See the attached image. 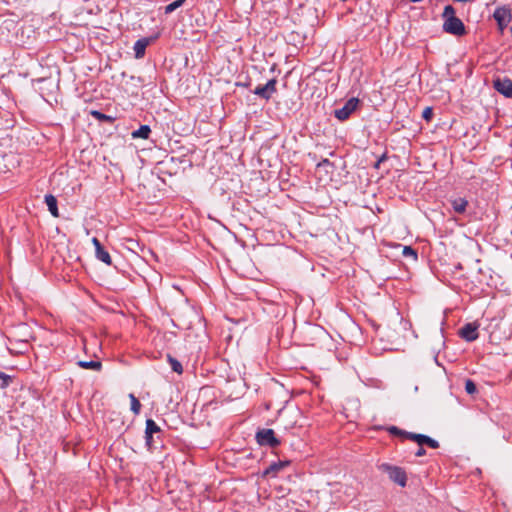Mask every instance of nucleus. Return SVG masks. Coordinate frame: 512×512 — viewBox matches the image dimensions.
Listing matches in <instances>:
<instances>
[{
    "label": "nucleus",
    "mask_w": 512,
    "mask_h": 512,
    "mask_svg": "<svg viewBox=\"0 0 512 512\" xmlns=\"http://www.w3.org/2000/svg\"><path fill=\"white\" fill-rule=\"evenodd\" d=\"M289 464V461H279L277 463H273L265 470L264 475H271L275 477L280 470H282Z\"/></svg>",
    "instance_id": "11"
},
{
    "label": "nucleus",
    "mask_w": 512,
    "mask_h": 512,
    "mask_svg": "<svg viewBox=\"0 0 512 512\" xmlns=\"http://www.w3.org/2000/svg\"><path fill=\"white\" fill-rule=\"evenodd\" d=\"M402 254L406 257H412L413 260H417V252L410 246H405Z\"/></svg>",
    "instance_id": "24"
},
{
    "label": "nucleus",
    "mask_w": 512,
    "mask_h": 512,
    "mask_svg": "<svg viewBox=\"0 0 512 512\" xmlns=\"http://www.w3.org/2000/svg\"><path fill=\"white\" fill-rule=\"evenodd\" d=\"M150 132H151V129L148 125H142V126H140L139 129L133 131L131 135L133 138L147 139Z\"/></svg>",
    "instance_id": "16"
},
{
    "label": "nucleus",
    "mask_w": 512,
    "mask_h": 512,
    "mask_svg": "<svg viewBox=\"0 0 512 512\" xmlns=\"http://www.w3.org/2000/svg\"><path fill=\"white\" fill-rule=\"evenodd\" d=\"M256 438L260 445H268L274 448L280 444V441L275 437L272 429H262L258 431Z\"/></svg>",
    "instance_id": "4"
},
{
    "label": "nucleus",
    "mask_w": 512,
    "mask_h": 512,
    "mask_svg": "<svg viewBox=\"0 0 512 512\" xmlns=\"http://www.w3.org/2000/svg\"><path fill=\"white\" fill-rule=\"evenodd\" d=\"M145 439H146V445L150 449L152 447V442H153L152 434H149V435L145 434Z\"/></svg>",
    "instance_id": "28"
},
{
    "label": "nucleus",
    "mask_w": 512,
    "mask_h": 512,
    "mask_svg": "<svg viewBox=\"0 0 512 512\" xmlns=\"http://www.w3.org/2000/svg\"><path fill=\"white\" fill-rule=\"evenodd\" d=\"M494 89L507 98H512V80L509 78H497L493 81Z\"/></svg>",
    "instance_id": "6"
},
{
    "label": "nucleus",
    "mask_w": 512,
    "mask_h": 512,
    "mask_svg": "<svg viewBox=\"0 0 512 512\" xmlns=\"http://www.w3.org/2000/svg\"><path fill=\"white\" fill-rule=\"evenodd\" d=\"M131 401V410L134 414H138L140 412L141 404L139 400L134 396V394L129 395Z\"/></svg>",
    "instance_id": "21"
},
{
    "label": "nucleus",
    "mask_w": 512,
    "mask_h": 512,
    "mask_svg": "<svg viewBox=\"0 0 512 512\" xmlns=\"http://www.w3.org/2000/svg\"><path fill=\"white\" fill-rule=\"evenodd\" d=\"M167 361L173 372H176L177 374H181L183 372L182 364L176 358L172 357L170 354L167 355Z\"/></svg>",
    "instance_id": "18"
},
{
    "label": "nucleus",
    "mask_w": 512,
    "mask_h": 512,
    "mask_svg": "<svg viewBox=\"0 0 512 512\" xmlns=\"http://www.w3.org/2000/svg\"><path fill=\"white\" fill-rule=\"evenodd\" d=\"M173 327H176V325L172 319H162V328H165L163 337L167 343L171 342L176 337V332L171 329Z\"/></svg>",
    "instance_id": "10"
},
{
    "label": "nucleus",
    "mask_w": 512,
    "mask_h": 512,
    "mask_svg": "<svg viewBox=\"0 0 512 512\" xmlns=\"http://www.w3.org/2000/svg\"><path fill=\"white\" fill-rule=\"evenodd\" d=\"M460 335L467 341H474L478 338L477 326L468 323L460 330Z\"/></svg>",
    "instance_id": "9"
},
{
    "label": "nucleus",
    "mask_w": 512,
    "mask_h": 512,
    "mask_svg": "<svg viewBox=\"0 0 512 512\" xmlns=\"http://www.w3.org/2000/svg\"><path fill=\"white\" fill-rule=\"evenodd\" d=\"M388 431L392 434V435H395V436H399L401 438H404V439H409V434H411L410 432H406V431H403L395 426H391Z\"/></svg>",
    "instance_id": "20"
},
{
    "label": "nucleus",
    "mask_w": 512,
    "mask_h": 512,
    "mask_svg": "<svg viewBox=\"0 0 512 512\" xmlns=\"http://www.w3.org/2000/svg\"><path fill=\"white\" fill-rule=\"evenodd\" d=\"M465 390H466V392L468 394H474L476 392V390H477L475 383L472 380H470V379L466 380V382H465Z\"/></svg>",
    "instance_id": "26"
},
{
    "label": "nucleus",
    "mask_w": 512,
    "mask_h": 512,
    "mask_svg": "<svg viewBox=\"0 0 512 512\" xmlns=\"http://www.w3.org/2000/svg\"><path fill=\"white\" fill-rule=\"evenodd\" d=\"M158 431H160L159 426L153 420L148 419L146 421L145 434L149 435V434H153V433L158 432Z\"/></svg>",
    "instance_id": "19"
},
{
    "label": "nucleus",
    "mask_w": 512,
    "mask_h": 512,
    "mask_svg": "<svg viewBox=\"0 0 512 512\" xmlns=\"http://www.w3.org/2000/svg\"><path fill=\"white\" fill-rule=\"evenodd\" d=\"M455 9L451 5L444 8L442 17L444 19L443 30L455 36H462L466 33L465 26L461 19L455 16Z\"/></svg>",
    "instance_id": "1"
},
{
    "label": "nucleus",
    "mask_w": 512,
    "mask_h": 512,
    "mask_svg": "<svg viewBox=\"0 0 512 512\" xmlns=\"http://www.w3.org/2000/svg\"><path fill=\"white\" fill-rule=\"evenodd\" d=\"M184 2H185V0H176V1L172 2L171 4H169L165 7V12L170 13V12L174 11L175 9L182 6V4Z\"/></svg>",
    "instance_id": "23"
},
{
    "label": "nucleus",
    "mask_w": 512,
    "mask_h": 512,
    "mask_svg": "<svg viewBox=\"0 0 512 512\" xmlns=\"http://www.w3.org/2000/svg\"><path fill=\"white\" fill-rule=\"evenodd\" d=\"M382 469L388 473L389 478L395 482L396 484L404 487L407 482V476L405 471L397 466H391L388 464H383Z\"/></svg>",
    "instance_id": "2"
},
{
    "label": "nucleus",
    "mask_w": 512,
    "mask_h": 512,
    "mask_svg": "<svg viewBox=\"0 0 512 512\" xmlns=\"http://www.w3.org/2000/svg\"><path fill=\"white\" fill-rule=\"evenodd\" d=\"M95 253H96V257L98 260L102 261L103 263H105L107 265H111L112 259L110 257V254L104 249L103 246L101 248L97 249L95 251Z\"/></svg>",
    "instance_id": "17"
},
{
    "label": "nucleus",
    "mask_w": 512,
    "mask_h": 512,
    "mask_svg": "<svg viewBox=\"0 0 512 512\" xmlns=\"http://www.w3.org/2000/svg\"><path fill=\"white\" fill-rule=\"evenodd\" d=\"M409 439L416 442L419 446L427 445L433 449H436L439 447V443L436 440H434L426 435H423V434H416V433L409 434Z\"/></svg>",
    "instance_id": "8"
},
{
    "label": "nucleus",
    "mask_w": 512,
    "mask_h": 512,
    "mask_svg": "<svg viewBox=\"0 0 512 512\" xmlns=\"http://www.w3.org/2000/svg\"><path fill=\"white\" fill-rule=\"evenodd\" d=\"M78 366L83 368V369H91V370H96V371H99L102 367V364L101 362L99 361H78L77 362Z\"/></svg>",
    "instance_id": "14"
},
{
    "label": "nucleus",
    "mask_w": 512,
    "mask_h": 512,
    "mask_svg": "<svg viewBox=\"0 0 512 512\" xmlns=\"http://www.w3.org/2000/svg\"><path fill=\"white\" fill-rule=\"evenodd\" d=\"M451 204L457 213H463L466 210L468 202L464 198H456L451 201Z\"/></svg>",
    "instance_id": "15"
},
{
    "label": "nucleus",
    "mask_w": 512,
    "mask_h": 512,
    "mask_svg": "<svg viewBox=\"0 0 512 512\" xmlns=\"http://www.w3.org/2000/svg\"><path fill=\"white\" fill-rule=\"evenodd\" d=\"M511 33H512V27H511Z\"/></svg>",
    "instance_id": "33"
},
{
    "label": "nucleus",
    "mask_w": 512,
    "mask_h": 512,
    "mask_svg": "<svg viewBox=\"0 0 512 512\" xmlns=\"http://www.w3.org/2000/svg\"><path fill=\"white\" fill-rule=\"evenodd\" d=\"M92 243L95 246V251L102 247V244L100 243V241L96 237H94L92 239Z\"/></svg>",
    "instance_id": "29"
},
{
    "label": "nucleus",
    "mask_w": 512,
    "mask_h": 512,
    "mask_svg": "<svg viewBox=\"0 0 512 512\" xmlns=\"http://www.w3.org/2000/svg\"><path fill=\"white\" fill-rule=\"evenodd\" d=\"M152 256L155 257V259L157 260V256L155 255V253L151 252Z\"/></svg>",
    "instance_id": "32"
},
{
    "label": "nucleus",
    "mask_w": 512,
    "mask_h": 512,
    "mask_svg": "<svg viewBox=\"0 0 512 512\" xmlns=\"http://www.w3.org/2000/svg\"><path fill=\"white\" fill-rule=\"evenodd\" d=\"M90 114L97 120L99 121H107V122H111L112 121V117L108 116V115H105L103 114L102 112L100 111H97V110H92L90 112Z\"/></svg>",
    "instance_id": "22"
},
{
    "label": "nucleus",
    "mask_w": 512,
    "mask_h": 512,
    "mask_svg": "<svg viewBox=\"0 0 512 512\" xmlns=\"http://www.w3.org/2000/svg\"><path fill=\"white\" fill-rule=\"evenodd\" d=\"M0 380L2 381L0 385L1 388H6L11 383L12 378L9 375L5 374L4 372L0 371Z\"/></svg>",
    "instance_id": "25"
},
{
    "label": "nucleus",
    "mask_w": 512,
    "mask_h": 512,
    "mask_svg": "<svg viewBox=\"0 0 512 512\" xmlns=\"http://www.w3.org/2000/svg\"><path fill=\"white\" fill-rule=\"evenodd\" d=\"M425 453H426L425 449L422 446H420L419 449L416 451L415 455L417 457H422L425 455Z\"/></svg>",
    "instance_id": "30"
},
{
    "label": "nucleus",
    "mask_w": 512,
    "mask_h": 512,
    "mask_svg": "<svg viewBox=\"0 0 512 512\" xmlns=\"http://www.w3.org/2000/svg\"><path fill=\"white\" fill-rule=\"evenodd\" d=\"M432 115H433V111H432V108H430V107H426L422 114L423 118L426 119L427 121H429L431 119Z\"/></svg>",
    "instance_id": "27"
},
{
    "label": "nucleus",
    "mask_w": 512,
    "mask_h": 512,
    "mask_svg": "<svg viewBox=\"0 0 512 512\" xmlns=\"http://www.w3.org/2000/svg\"><path fill=\"white\" fill-rule=\"evenodd\" d=\"M384 159V156H382V158L380 160H378L375 164V167H379L380 166V162Z\"/></svg>",
    "instance_id": "31"
},
{
    "label": "nucleus",
    "mask_w": 512,
    "mask_h": 512,
    "mask_svg": "<svg viewBox=\"0 0 512 512\" xmlns=\"http://www.w3.org/2000/svg\"><path fill=\"white\" fill-rule=\"evenodd\" d=\"M276 91V80L271 79L265 85L258 86L254 93L264 99H269L271 95Z\"/></svg>",
    "instance_id": "7"
},
{
    "label": "nucleus",
    "mask_w": 512,
    "mask_h": 512,
    "mask_svg": "<svg viewBox=\"0 0 512 512\" xmlns=\"http://www.w3.org/2000/svg\"><path fill=\"white\" fill-rule=\"evenodd\" d=\"M149 44V40L146 38L139 39L134 45L135 57L142 58L145 54V49Z\"/></svg>",
    "instance_id": "13"
},
{
    "label": "nucleus",
    "mask_w": 512,
    "mask_h": 512,
    "mask_svg": "<svg viewBox=\"0 0 512 512\" xmlns=\"http://www.w3.org/2000/svg\"><path fill=\"white\" fill-rule=\"evenodd\" d=\"M494 19L497 21L500 31H503L512 19L511 10L506 7H498L493 14Z\"/></svg>",
    "instance_id": "3"
},
{
    "label": "nucleus",
    "mask_w": 512,
    "mask_h": 512,
    "mask_svg": "<svg viewBox=\"0 0 512 512\" xmlns=\"http://www.w3.org/2000/svg\"><path fill=\"white\" fill-rule=\"evenodd\" d=\"M45 203L48 206V210L54 217L59 216L58 207H57V199L52 194H47L45 196Z\"/></svg>",
    "instance_id": "12"
},
{
    "label": "nucleus",
    "mask_w": 512,
    "mask_h": 512,
    "mask_svg": "<svg viewBox=\"0 0 512 512\" xmlns=\"http://www.w3.org/2000/svg\"><path fill=\"white\" fill-rule=\"evenodd\" d=\"M358 104L357 98L349 99L341 109L335 110V117L341 121L346 120L356 110Z\"/></svg>",
    "instance_id": "5"
}]
</instances>
